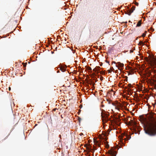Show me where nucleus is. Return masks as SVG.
Listing matches in <instances>:
<instances>
[{
	"mask_svg": "<svg viewBox=\"0 0 156 156\" xmlns=\"http://www.w3.org/2000/svg\"><path fill=\"white\" fill-rule=\"evenodd\" d=\"M94 84H95V83H93V86H94Z\"/></svg>",
	"mask_w": 156,
	"mask_h": 156,
	"instance_id": "27",
	"label": "nucleus"
},
{
	"mask_svg": "<svg viewBox=\"0 0 156 156\" xmlns=\"http://www.w3.org/2000/svg\"><path fill=\"white\" fill-rule=\"evenodd\" d=\"M139 44H140V45H141V44L144 45V43L142 41H140L139 42Z\"/></svg>",
	"mask_w": 156,
	"mask_h": 156,
	"instance_id": "13",
	"label": "nucleus"
},
{
	"mask_svg": "<svg viewBox=\"0 0 156 156\" xmlns=\"http://www.w3.org/2000/svg\"><path fill=\"white\" fill-rule=\"evenodd\" d=\"M112 63H114L115 64H116V62H112Z\"/></svg>",
	"mask_w": 156,
	"mask_h": 156,
	"instance_id": "25",
	"label": "nucleus"
},
{
	"mask_svg": "<svg viewBox=\"0 0 156 156\" xmlns=\"http://www.w3.org/2000/svg\"><path fill=\"white\" fill-rule=\"evenodd\" d=\"M109 115V113L106 112L105 111H102L101 113V116L102 119V121L103 123L107 122L108 120V117Z\"/></svg>",
	"mask_w": 156,
	"mask_h": 156,
	"instance_id": "2",
	"label": "nucleus"
},
{
	"mask_svg": "<svg viewBox=\"0 0 156 156\" xmlns=\"http://www.w3.org/2000/svg\"><path fill=\"white\" fill-rule=\"evenodd\" d=\"M112 104L115 106V109L118 110H119V107H121V104H120V103L118 102H117V106L116 105H115L113 103Z\"/></svg>",
	"mask_w": 156,
	"mask_h": 156,
	"instance_id": "7",
	"label": "nucleus"
},
{
	"mask_svg": "<svg viewBox=\"0 0 156 156\" xmlns=\"http://www.w3.org/2000/svg\"><path fill=\"white\" fill-rule=\"evenodd\" d=\"M117 65H116V66L118 67H122L124 66V64L121 63L120 62H119L116 63Z\"/></svg>",
	"mask_w": 156,
	"mask_h": 156,
	"instance_id": "5",
	"label": "nucleus"
},
{
	"mask_svg": "<svg viewBox=\"0 0 156 156\" xmlns=\"http://www.w3.org/2000/svg\"><path fill=\"white\" fill-rule=\"evenodd\" d=\"M154 114H151L148 116L150 122L144 127L145 133L151 136H156V119L154 117Z\"/></svg>",
	"mask_w": 156,
	"mask_h": 156,
	"instance_id": "1",
	"label": "nucleus"
},
{
	"mask_svg": "<svg viewBox=\"0 0 156 156\" xmlns=\"http://www.w3.org/2000/svg\"><path fill=\"white\" fill-rule=\"evenodd\" d=\"M140 121L144 122L147 123V119L144 117L143 115H140Z\"/></svg>",
	"mask_w": 156,
	"mask_h": 156,
	"instance_id": "3",
	"label": "nucleus"
},
{
	"mask_svg": "<svg viewBox=\"0 0 156 156\" xmlns=\"http://www.w3.org/2000/svg\"><path fill=\"white\" fill-rule=\"evenodd\" d=\"M93 71L96 72V71H98V69L96 68H95L93 69Z\"/></svg>",
	"mask_w": 156,
	"mask_h": 156,
	"instance_id": "16",
	"label": "nucleus"
},
{
	"mask_svg": "<svg viewBox=\"0 0 156 156\" xmlns=\"http://www.w3.org/2000/svg\"><path fill=\"white\" fill-rule=\"evenodd\" d=\"M133 52V50H130V53H132V52Z\"/></svg>",
	"mask_w": 156,
	"mask_h": 156,
	"instance_id": "23",
	"label": "nucleus"
},
{
	"mask_svg": "<svg viewBox=\"0 0 156 156\" xmlns=\"http://www.w3.org/2000/svg\"><path fill=\"white\" fill-rule=\"evenodd\" d=\"M155 87V88H156V84H155L154 85Z\"/></svg>",
	"mask_w": 156,
	"mask_h": 156,
	"instance_id": "30",
	"label": "nucleus"
},
{
	"mask_svg": "<svg viewBox=\"0 0 156 156\" xmlns=\"http://www.w3.org/2000/svg\"><path fill=\"white\" fill-rule=\"evenodd\" d=\"M118 69H119L120 70V69H119V68H118Z\"/></svg>",
	"mask_w": 156,
	"mask_h": 156,
	"instance_id": "36",
	"label": "nucleus"
},
{
	"mask_svg": "<svg viewBox=\"0 0 156 156\" xmlns=\"http://www.w3.org/2000/svg\"><path fill=\"white\" fill-rule=\"evenodd\" d=\"M109 154L113 156H115L116 154V152L113 150L109 151Z\"/></svg>",
	"mask_w": 156,
	"mask_h": 156,
	"instance_id": "6",
	"label": "nucleus"
},
{
	"mask_svg": "<svg viewBox=\"0 0 156 156\" xmlns=\"http://www.w3.org/2000/svg\"><path fill=\"white\" fill-rule=\"evenodd\" d=\"M88 70L90 71L92 70L91 68H90V67H89Z\"/></svg>",
	"mask_w": 156,
	"mask_h": 156,
	"instance_id": "19",
	"label": "nucleus"
},
{
	"mask_svg": "<svg viewBox=\"0 0 156 156\" xmlns=\"http://www.w3.org/2000/svg\"><path fill=\"white\" fill-rule=\"evenodd\" d=\"M94 143L96 145L98 146L99 147H100V145L101 144L100 143L98 142V141L96 140H94Z\"/></svg>",
	"mask_w": 156,
	"mask_h": 156,
	"instance_id": "9",
	"label": "nucleus"
},
{
	"mask_svg": "<svg viewBox=\"0 0 156 156\" xmlns=\"http://www.w3.org/2000/svg\"><path fill=\"white\" fill-rule=\"evenodd\" d=\"M27 64V63H25V64H23V66L24 67H25L26 66V65Z\"/></svg>",
	"mask_w": 156,
	"mask_h": 156,
	"instance_id": "18",
	"label": "nucleus"
},
{
	"mask_svg": "<svg viewBox=\"0 0 156 156\" xmlns=\"http://www.w3.org/2000/svg\"><path fill=\"white\" fill-rule=\"evenodd\" d=\"M9 90H10L11 89V88L10 87H9Z\"/></svg>",
	"mask_w": 156,
	"mask_h": 156,
	"instance_id": "26",
	"label": "nucleus"
},
{
	"mask_svg": "<svg viewBox=\"0 0 156 156\" xmlns=\"http://www.w3.org/2000/svg\"><path fill=\"white\" fill-rule=\"evenodd\" d=\"M125 140V141L126 140H129V139H126V138H124V139Z\"/></svg>",
	"mask_w": 156,
	"mask_h": 156,
	"instance_id": "22",
	"label": "nucleus"
},
{
	"mask_svg": "<svg viewBox=\"0 0 156 156\" xmlns=\"http://www.w3.org/2000/svg\"><path fill=\"white\" fill-rule=\"evenodd\" d=\"M100 79L101 80L102 79V78H100Z\"/></svg>",
	"mask_w": 156,
	"mask_h": 156,
	"instance_id": "35",
	"label": "nucleus"
},
{
	"mask_svg": "<svg viewBox=\"0 0 156 156\" xmlns=\"http://www.w3.org/2000/svg\"><path fill=\"white\" fill-rule=\"evenodd\" d=\"M135 3H134V4H135L136 5V6H138V5H139V3H138V2H136L135 1Z\"/></svg>",
	"mask_w": 156,
	"mask_h": 156,
	"instance_id": "14",
	"label": "nucleus"
},
{
	"mask_svg": "<svg viewBox=\"0 0 156 156\" xmlns=\"http://www.w3.org/2000/svg\"><path fill=\"white\" fill-rule=\"evenodd\" d=\"M128 86L129 87H132V85L131 84H129Z\"/></svg>",
	"mask_w": 156,
	"mask_h": 156,
	"instance_id": "17",
	"label": "nucleus"
},
{
	"mask_svg": "<svg viewBox=\"0 0 156 156\" xmlns=\"http://www.w3.org/2000/svg\"><path fill=\"white\" fill-rule=\"evenodd\" d=\"M141 20H139L138 23L137 24L136 27H140L141 25Z\"/></svg>",
	"mask_w": 156,
	"mask_h": 156,
	"instance_id": "10",
	"label": "nucleus"
},
{
	"mask_svg": "<svg viewBox=\"0 0 156 156\" xmlns=\"http://www.w3.org/2000/svg\"><path fill=\"white\" fill-rule=\"evenodd\" d=\"M100 79L101 80L102 79V78H100Z\"/></svg>",
	"mask_w": 156,
	"mask_h": 156,
	"instance_id": "34",
	"label": "nucleus"
},
{
	"mask_svg": "<svg viewBox=\"0 0 156 156\" xmlns=\"http://www.w3.org/2000/svg\"><path fill=\"white\" fill-rule=\"evenodd\" d=\"M135 6H133L132 7L131 9L127 11V12L126 13L128 14L129 16L130 15L131 13L133 12L134 10H135Z\"/></svg>",
	"mask_w": 156,
	"mask_h": 156,
	"instance_id": "4",
	"label": "nucleus"
},
{
	"mask_svg": "<svg viewBox=\"0 0 156 156\" xmlns=\"http://www.w3.org/2000/svg\"><path fill=\"white\" fill-rule=\"evenodd\" d=\"M153 64L156 65V58L154 60L153 59Z\"/></svg>",
	"mask_w": 156,
	"mask_h": 156,
	"instance_id": "11",
	"label": "nucleus"
},
{
	"mask_svg": "<svg viewBox=\"0 0 156 156\" xmlns=\"http://www.w3.org/2000/svg\"><path fill=\"white\" fill-rule=\"evenodd\" d=\"M59 70H58V71H57V73H59Z\"/></svg>",
	"mask_w": 156,
	"mask_h": 156,
	"instance_id": "29",
	"label": "nucleus"
},
{
	"mask_svg": "<svg viewBox=\"0 0 156 156\" xmlns=\"http://www.w3.org/2000/svg\"><path fill=\"white\" fill-rule=\"evenodd\" d=\"M146 31H145V32L142 35V36L143 37H144L146 35Z\"/></svg>",
	"mask_w": 156,
	"mask_h": 156,
	"instance_id": "12",
	"label": "nucleus"
},
{
	"mask_svg": "<svg viewBox=\"0 0 156 156\" xmlns=\"http://www.w3.org/2000/svg\"><path fill=\"white\" fill-rule=\"evenodd\" d=\"M153 71L155 73H156V70H153Z\"/></svg>",
	"mask_w": 156,
	"mask_h": 156,
	"instance_id": "21",
	"label": "nucleus"
},
{
	"mask_svg": "<svg viewBox=\"0 0 156 156\" xmlns=\"http://www.w3.org/2000/svg\"><path fill=\"white\" fill-rule=\"evenodd\" d=\"M81 118H80L79 117L78 118V120L79 122H80V121H81Z\"/></svg>",
	"mask_w": 156,
	"mask_h": 156,
	"instance_id": "15",
	"label": "nucleus"
},
{
	"mask_svg": "<svg viewBox=\"0 0 156 156\" xmlns=\"http://www.w3.org/2000/svg\"><path fill=\"white\" fill-rule=\"evenodd\" d=\"M80 136H81L82 135H83V133H80Z\"/></svg>",
	"mask_w": 156,
	"mask_h": 156,
	"instance_id": "24",
	"label": "nucleus"
},
{
	"mask_svg": "<svg viewBox=\"0 0 156 156\" xmlns=\"http://www.w3.org/2000/svg\"><path fill=\"white\" fill-rule=\"evenodd\" d=\"M117 71H118V70H116V73H117Z\"/></svg>",
	"mask_w": 156,
	"mask_h": 156,
	"instance_id": "33",
	"label": "nucleus"
},
{
	"mask_svg": "<svg viewBox=\"0 0 156 156\" xmlns=\"http://www.w3.org/2000/svg\"><path fill=\"white\" fill-rule=\"evenodd\" d=\"M108 71L109 73H111L112 71L111 70H108Z\"/></svg>",
	"mask_w": 156,
	"mask_h": 156,
	"instance_id": "20",
	"label": "nucleus"
},
{
	"mask_svg": "<svg viewBox=\"0 0 156 156\" xmlns=\"http://www.w3.org/2000/svg\"><path fill=\"white\" fill-rule=\"evenodd\" d=\"M60 69L62 72H65L66 69V67L63 66H62L60 67Z\"/></svg>",
	"mask_w": 156,
	"mask_h": 156,
	"instance_id": "8",
	"label": "nucleus"
},
{
	"mask_svg": "<svg viewBox=\"0 0 156 156\" xmlns=\"http://www.w3.org/2000/svg\"><path fill=\"white\" fill-rule=\"evenodd\" d=\"M152 30H153L152 31H154V29H153Z\"/></svg>",
	"mask_w": 156,
	"mask_h": 156,
	"instance_id": "32",
	"label": "nucleus"
},
{
	"mask_svg": "<svg viewBox=\"0 0 156 156\" xmlns=\"http://www.w3.org/2000/svg\"><path fill=\"white\" fill-rule=\"evenodd\" d=\"M56 109H57L56 108L54 109V111H55V110H56Z\"/></svg>",
	"mask_w": 156,
	"mask_h": 156,
	"instance_id": "28",
	"label": "nucleus"
},
{
	"mask_svg": "<svg viewBox=\"0 0 156 156\" xmlns=\"http://www.w3.org/2000/svg\"><path fill=\"white\" fill-rule=\"evenodd\" d=\"M106 62H107V63H109V62H108V61H106Z\"/></svg>",
	"mask_w": 156,
	"mask_h": 156,
	"instance_id": "31",
	"label": "nucleus"
}]
</instances>
